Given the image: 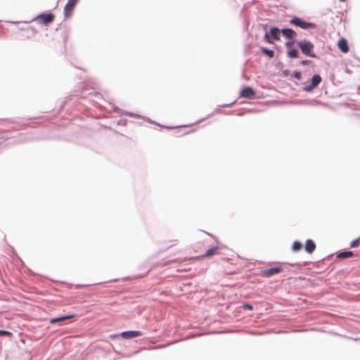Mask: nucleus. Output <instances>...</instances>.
Returning a JSON list of instances; mask_svg holds the SVG:
<instances>
[{
  "label": "nucleus",
  "mask_w": 360,
  "mask_h": 360,
  "mask_svg": "<svg viewBox=\"0 0 360 360\" xmlns=\"http://www.w3.org/2000/svg\"><path fill=\"white\" fill-rule=\"evenodd\" d=\"M297 45L300 48L303 54L311 58H316V55L314 53V44L311 42L303 40L298 41Z\"/></svg>",
  "instance_id": "f257e3e1"
},
{
  "label": "nucleus",
  "mask_w": 360,
  "mask_h": 360,
  "mask_svg": "<svg viewBox=\"0 0 360 360\" xmlns=\"http://www.w3.org/2000/svg\"><path fill=\"white\" fill-rule=\"evenodd\" d=\"M280 30L277 27H273L270 30L269 32H266L264 35V39L269 43H272L271 39L274 40L279 39L280 36Z\"/></svg>",
  "instance_id": "f03ea898"
},
{
  "label": "nucleus",
  "mask_w": 360,
  "mask_h": 360,
  "mask_svg": "<svg viewBox=\"0 0 360 360\" xmlns=\"http://www.w3.org/2000/svg\"><path fill=\"white\" fill-rule=\"evenodd\" d=\"M290 23L293 24L297 27H300L302 29L307 30L310 28H314L315 25L313 23L307 22L305 21H303L299 18H294L290 20Z\"/></svg>",
  "instance_id": "7ed1b4c3"
},
{
  "label": "nucleus",
  "mask_w": 360,
  "mask_h": 360,
  "mask_svg": "<svg viewBox=\"0 0 360 360\" xmlns=\"http://www.w3.org/2000/svg\"><path fill=\"white\" fill-rule=\"evenodd\" d=\"M283 271V268L281 266H274L270 269H266L261 271V275L264 277H271L275 274H277Z\"/></svg>",
  "instance_id": "20e7f679"
},
{
  "label": "nucleus",
  "mask_w": 360,
  "mask_h": 360,
  "mask_svg": "<svg viewBox=\"0 0 360 360\" xmlns=\"http://www.w3.org/2000/svg\"><path fill=\"white\" fill-rule=\"evenodd\" d=\"M78 0H68L64 8V14L65 18H69L77 4Z\"/></svg>",
  "instance_id": "39448f33"
},
{
  "label": "nucleus",
  "mask_w": 360,
  "mask_h": 360,
  "mask_svg": "<svg viewBox=\"0 0 360 360\" xmlns=\"http://www.w3.org/2000/svg\"><path fill=\"white\" fill-rule=\"evenodd\" d=\"M142 335V332L139 330H127L121 333V336L125 339H131Z\"/></svg>",
  "instance_id": "423d86ee"
},
{
  "label": "nucleus",
  "mask_w": 360,
  "mask_h": 360,
  "mask_svg": "<svg viewBox=\"0 0 360 360\" xmlns=\"http://www.w3.org/2000/svg\"><path fill=\"white\" fill-rule=\"evenodd\" d=\"M255 91L251 87H245L242 89L240 92V95L243 97L248 98H252L255 95Z\"/></svg>",
  "instance_id": "0eeeda50"
},
{
  "label": "nucleus",
  "mask_w": 360,
  "mask_h": 360,
  "mask_svg": "<svg viewBox=\"0 0 360 360\" xmlns=\"http://www.w3.org/2000/svg\"><path fill=\"white\" fill-rule=\"evenodd\" d=\"M316 249V244L311 239H307L305 243V250L307 253L311 254Z\"/></svg>",
  "instance_id": "6e6552de"
},
{
  "label": "nucleus",
  "mask_w": 360,
  "mask_h": 360,
  "mask_svg": "<svg viewBox=\"0 0 360 360\" xmlns=\"http://www.w3.org/2000/svg\"><path fill=\"white\" fill-rule=\"evenodd\" d=\"M338 46L343 53H347L349 51V47L347 45V41L345 39H342L338 41Z\"/></svg>",
  "instance_id": "1a4fd4ad"
},
{
  "label": "nucleus",
  "mask_w": 360,
  "mask_h": 360,
  "mask_svg": "<svg viewBox=\"0 0 360 360\" xmlns=\"http://www.w3.org/2000/svg\"><path fill=\"white\" fill-rule=\"evenodd\" d=\"M281 32L285 37L291 39H295L297 36L296 32L292 29H283Z\"/></svg>",
  "instance_id": "9d476101"
},
{
  "label": "nucleus",
  "mask_w": 360,
  "mask_h": 360,
  "mask_svg": "<svg viewBox=\"0 0 360 360\" xmlns=\"http://www.w3.org/2000/svg\"><path fill=\"white\" fill-rule=\"evenodd\" d=\"M219 248L218 246L212 247L208 249L205 253L203 255V257H209L214 255L219 254Z\"/></svg>",
  "instance_id": "9b49d317"
},
{
  "label": "nucleus",
  "mask_w": 360,
  "mask_h": 360,
  "mask_svg": "<svg viewBox=\"0 0 360 360\" xmlns=\"http://www.w3.org/2000/svg\"><path fill=\"white\" fill-rule=\"evenodd\" d=\"M354 256V253L352 251H344L340 252L337 255V258L340 259H348Z\"/></svg>",
  "instance_id": "f8f14e48"
},
{
  "label": "nucleus",
  "mask_w": 360,
  "mask_h": 360,
  "mask_svg": "<svg viewBox=\"0 0 360 360\" xmlns=\"http://www.w3.org/2000/svg\"><path fill=\"white\" fill-rule=\"evenodd\" d=\"M74 316H75L74 314L60 316H58V317H56V318L51 319L50 320V323H57V322H59V321H62L70 319H71V318H72Z\"/></svg>",
  "instance_id": "ddd939ff"
},
{
  "label": "nucleus",
  "mask_w": 360,
  "mask_h": 360,
  "mask_svg": "<svg viewBox=\"0 0 360 360\" xmlns=\"http://www.w3.org/2000/svg\"><path fill=\"white\" fill-rule=\"evenodd\" d=\"M40 18L45 24L50 23L53 20V15L52 14H43L40 15Z\"/></svg>",
  "instance_id": "4468645a"
},
{
  "label": "nucleus",
  "mask_w": 360,
  "mask_h": 360,
  "mask_svg": "<svg viewBox=\"0 0 360 360\" xmlns=\"http://www.w3.org/2000/svg\"><path fill=\"white\" fill-rule=\"evenodd\" d=\"M321 82V77L319 75H314L311 79V84L314 86H317Z\"/></svg>",
  "instance_id": "2eb2a0df"
},
{
  "label": "nucleus",
  "mask_w": 360,
  "mask_h": 360,
  "mask_svg": "<svg viewBox=\"0 0 360 360\" xmlns=\"http://www.w3.org/2000/svg\"><path fill=\"white\" fill-rule=\"evenodd\" d=\"M261 50H262V52L264 55H266V56H269V58H274V51L270 50V49H268L267 48H265V47H262V48L261 49Z\"/></svg>",
  "instance_id": "dca6fc26"
},
{
  "label": "nucleus",
  "mask_w": 360,
  "mask_h": 360,
  "mask_svg": "<svg viewBox=\"0 0 360 360\" xmlns=\"http://www.w3.org/2000/svg\"><path fill=\"white\" fill-rule=\"evenodd\" d=\"M302 248V244L300 241H295L292 246L293 252L300 251Z\"/></svg>",
  "instance_id": "f3484780"
},
{
  "label": "nucleus",
  "mask_w": 360,
  "mask_h": 360,
  "mask_svg": "<svg viewBox=\"0 0 360 360\" xmlns=\"http://www.w3.org/2000/svg\"><path fill=\"white\" fill-rule=\"evenodd\" d=\"M287 55L289 58H295L298 56V52L296 49H292L288 51Z\"/></svg>",
  "instance_id": "a211bd4d"
},
{
  "label": "nucleus",
  "mask_w": 360,
  "mask_h": 360,
  "mask_svg": "<svg viewBox=\"0 0 360 360\" xmlns=\"http://www.w3.org/2000/svg\"><path fill=\"white\" fill-rule=\"evenodd\" d=\"M360 245V238H357L350 243V248H357Z\"/></svg>",
  "instance_id": "6ab92c4d"
},
{
  "label": "nucleus",
  "mask_w": 360,
  "mask_h": 360,
  "mask_svg": "<svg viewBox=\"0 0 360 360\" xmlns=\"http://www.w3.org/2000/svg\"><path fill=\"white\" fill-rule=\"evenodd\" d=\"M12 333L8 330H0V336H10Z\"/></svg>",
  "instance_id": "aec40b11"
},
{
  "label": "nucleus",
  "mask_w": 360,
  "mask_h": 360,
  "mask_svg": "<svg viewBox=\"0 0 360 360\" xmlns=\"http://www.w3.org/2000/svg\"><path fill=\"white\" fill-rule=\"evenodd\" d=\"M316 86H314V85L311 83L309 85L305 86L304 89L306 91H312Z\"/></svg>",
  "instance_id": "412c9836"
},
{
  "label": "nucleus",
  "mask_w": 360,
  "mask_h": 360,
  "mask_svg": "<svg viewBox=\"0 0 360 360\" xmlns=\"http://www.w3.org/2000/svg\"><path fill=\"white\" fill-rule=\"evenodd\" d=\"M243 308L249 309V310L253 309V307L251 304H248V303L243 304Z\"/></svg>",
  "instance_id": "4be33fe9"
},
{
  "label": "nucleus",
  "mask_w": 360,
  "mask_h": 360,
  "mask_svg": "<svg viewBox=\"0 0 360 360\" xmlns=\"http://www.w3.org/2000/svg\"><path fill=\"white\" fill-rule=\"evenodd\" d=\"M294 76L296 79H300L302 76H301V73L300 72H295V74H294Z\"/></svg>",
  "instance_id": "5701e85b"
},
{
  "label": "nucleus",
  "mask_w": 360,
  "mask_h": 360,
  "mask_svg": "<svg viewBox=\"0 0 360 360\" xmlns=\"http://www.w3.org/2000/svg\"><path fill=\"white\" fill-rule=\"evenodd\" d=\"M300 63L303 65H308L309 63V60H302Z\"/></svg>",
  "instance_id": "b1692460"
},
{
  "label": "nucleus",
  "mask_w": 360,
  "mask_h": 360,
  "mask_svg": "<svg viewBox=\"0 0 360 360\" xmlns=\"http://www.w3.org/2000/svg\"><path fill=\"white\" fill-rule=\"evenodd\" d=\"M292 44H293L292 41H288L285 42V46H290Z\"/></svg>",
  "instance_id": "393cba45"
},
{
  "label": "nucleus",
  "mask_w": 360,
  "mask_h": 360,
  "mask_svg": "<svg viewBox=\"0 0 360 360\" xmlns=\"http://www.w3.org/2000/svg\"><path fill=\"white\" fill-rule=\"evenodd\" d=\"M340 1H345V0H340Z\"/></svg>",
  "instance_id": "a878e982"
}]
</instances>
